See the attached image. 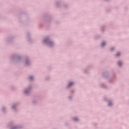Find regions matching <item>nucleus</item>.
Segmentation results:
<instances>
[{
  "label": "nucleus",
  "mask_w": 129,
  "mask_h": 129,
  "mask_svg": "<svg viewBox=\"0 0 129 129\" xmlns=\"http://www.w3.org/2000/svg\"><path fill=\"white\" fill-rule=\"evenodd\" d=\"M114 49V48H112L111 49V51H113Z\"/></svg>",
  "instance_id": "nucleus-7"
},
{
  "label": "nucleus",
  "mask_w": 129,
  "mask_h": 129,
  "mask_svg": "<svg viewBox=\"0 0 129 129\" xmlns=\"http://www.w3.org/2000/svg\"><path fill=\"white\" fill-rule=\"evenodd\" d=\"M44 42H46V40H44Z\"/></svg>",
  "instance_id": "nucleus-10"
},
{
  "label": "nucleus",
  "mask_w": 129,
  "mask_h": 129,
  "mask_svg": "<svg viewBox=\"0 0 129 129\" xmlns=\"http://www.w3.org/2000/svg\"><path fill=\"white\" fill-rule=\"evenodd\" d=\"M119 55H120V54H119V53H118L116 55V57H118V56H119Z\"/></svg>",
  "instance_id": "nucleus-4"
},
{
  "label": "nucleus",
  "mask_w": 129,
  "mask_h": 129,
  "mask_svg": "<svg viewBox=\"0 0 129 129\" xmlns=\"http://www.w3.org/2000/svg\"><path fill=\"white\" fill-rule=\"evenodd\" d=\"M74 120H75V121H76L78 120V119H77V118H75V119H74Z\"/></svg>",
  "instance_id": "nucleus-6"
},
{
  "label": "nucleus",
  "mask_w": 129,
  "mask_h": 129,
  "mask_svg": "<svg viewBox=\"0 0 129 129\" xmlns=\"http://www.w3.org/2000/svg\"><path fill=\"white\" fill-rule=\"evenodd\" d=\"M25 93H27V91H25Z\"/></svg>",
  "instance_id": "nucleus-9"
},
{
  "label": "nucleus",
  "mask_w": 129,
  "mask_h": 129,
  "mask_svg": "<svg viewBox=\"0 0 129 129\" xmlns=\"http://www.w3.org/2000/svg\"><path fill=\"white\" fill-rule=\"evenodd\" d=\"M121 64H122V63H121V62H120V61H119V62H118V66H121Z\"/></svg>",
  "instance_id": "nucleus-3"
},
{
  "label": "nucleus",
  "mask_w": 129,
  "mask_h": 129,
  "mask_svg": "<svg viewBox=\"0 0 129 129\" xmlns=\"http://www.w3.org/2000/svg\"><path fill=\"white\" fill-rule=\"evenodd\" d=\"M29 79H30V80H32L33 79V77H29Z\"/></svg>",
  "instance_id": "nucleus-5"
},
{
  "label": "nucleus",
  "mask_w": 129,
  "mask_h": 129,
  "mask_svg": "<svg viewBox=\"0 0 129 129\" xmlns=\"http://www.w3.org/2000/svg\"><path fill=\"white\" fill-rule=\"evenodd\" d=\"M109 105H111V104L110 103H109Z\"/></svg>",
  "instance_id": "nucleus-8"
},
{
  "label": "nucleus",
  "mask_w": 129,
  "mask_h": 129,
  "mask_svg": "<svg viewBox=\"0 0 129 129\" xmlns=\"http://www.w3.org/2000/svg\"><path fill=\"white\" fill-rule=\"evenodd\" d=\"M73 84H74V83H70L68 85V87H70V86H72V85H73Z\"/></svg>",
  "instance_id": "nucleus-1"
},
{
  "label": "nucleus",
  "mask_w": 129,
  "mask_h": 129,
  "mask_svg": "<svg viewBox=\"0 0 129 129\" xmlns=\"http://www.w3.org/2000/svg\"><path fill=\"white\" fill-rule=\"evenodd\" d=\"M102 47H104L105 46V42H103L101 44Z\"/></svg>",
  "instance_id": "nucleus-2"
}]
</instances>
